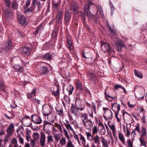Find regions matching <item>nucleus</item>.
<instances>
[{
  "label": "nucleus",
  "mask_w": 147,
  "mask_h": 147,
  "mask_svg": "<svg viewBox=\"0 0 147 147\" xmlns=\"http://www.w3.org/2000/svg\"><path fill=\"white\" fill-rule=\"evenodd\" d=\"M96 7L97 8V12H98L100 14L103 20L105 19V17L103 13V11L100 5H97Z\"/></svg>",
  "instance_id": "obj_17"
},
{
  "label": "nucleus",
  "mask_w": 147,
  "mask_h": 147,
  "mask_svg": "<svg viewBox=\"0 0 147 147\" xmlns=\"http://www.w3.org/2000/svg\"><path fill=\"white\" fill-rule=\"evenodd\" d=\"M71 16L68 11L66 10L65 11L64 19L66 22H68L71 19Z\"/></svg>",
  "instance_id": "obj_24"
},
{
  "label": "nucleus",
  "mask_w": 147,
  "mask_h": 147,
  "mask_svg": "<svg viewBox=\"0 0 147 147\" xmlns=\"http://www.w3.org/2000/svg\"><path fill=\"white\" fill-rule=\"evenodd\" d=\"M101 141L103 147H109L108 144V141L106 140L103 137L101 136Z\"/></svg>",
  "instance_id": "obj_30"
},
{
  "label": "nucleus",
  "mask_w": 147,
  "mask_h": 147,
  "mask_svg": "<svg viewBox=\"0 0 147 147\" xmlns=\"http://www.w3.org/2000/svg\"><path fill=\"white\" fill-rule=\"evenodd\" d=\"M90 5L89 4L87 5H85V8L84 9V11L87 14V15L88 17V18L89 20H92L95 23H97V20L96 19L94 20L93 18V16L91 15H92V14L90 13V11L89 9Z\"/></svg>",
  "instance_id": "obj_4"
},
{
  "label": "nucleus",
  "mask_w": 147,
  "mask_h": 147,
  "mask_svg": "<svg viewBox=\"0 0 147 147\" xmlns=\"http://www.w3.org/2000/svg\"><path fill=\"white\" fill-rule=\"evenodd\" d=\"M76 89L80 92H82L83 87L82 85L79 83H77L76 85Z\"/></svg>",
  "instance_id": "obj_37"
},
{
  "label": "nucleus",
  "mask_w": 147,
  "mask_h": 147,
  "mask_svg": "<svg viewBox=\"0 0 147 147\" xmlns=\"http://www.w3.org/2000/svg\"><path fill=\"white\" fill-rule=\"evenodd\" d=\"M120 106L117 103L113 104L112 106V110L114 111V112H119L120 111Z\"/></svg>",
  "instance_id": "obj_21"
},
{
  "label": "nucleus",
  "mask_w": 147,
  "mask_h": 147,
  "mask_svg": "<svg viewBox=\"0 0 147 147\" xmlns=\"http://www.w3.org/2000/svg\"><path fill=\"white\" fill-rule=\"evenodd\" d=\"M0 89L3 91L6 89V86L4 84L3 81L1 79H0Z\"/></svg>",
  "instance_id": "obj_35"
},
{
  "label": "nucleus",
  "mask_w": 147,
  "mask_h": 147,
  "mask_svg": "<svg viewBox=\"0 0 147 147\" xmlns=\"http://www.w3.org/2000/svg\"><path fill=\"white\" fill-rule=\"evenodd\" d=\"M84 125L87 128H90L92 126V124L90 119H88L83 123Z\"/></svg>",
  "instance_id": "obj_22"
},
{
  "label": "nucleus",
  "mask_w": 147,
  "mask_h": 147,
  "mask_svg": "<svg viewBox=\"0 0 147 147\" xmlns=\"http://www.w3.org/2000/svg\"><path fill=\"white\" fill-rule=\"evenodd\" d=\"M41 74L42 76H45L49 72L48 68L45 66H43L41 67Z\"/></svg>",
  "instance_id": "obj_19"
},
{
  "label": "nucleus",
  "mask_w": 147,
  "mask_h": 147,
  "mask_svg": "<svg viewBox=\"0 0 147 147\" xmlns=\"http://www.w3.org/2000/svg\"><path fill=\"white\" fill-rule=\"evenodd\" d=\"M11 47V44L10 40H8L5 44V47L4 48L6 52H8Z\"/></svg>",
  "instance_id": "obj_20"
},
{
  "label": "nucleus",
  "mask_w": 147,
  "mask_h": 147,
  "mask_svg": "<svg viewBox=\"0 0 147 147\" xmlns=\"http://www.w3.org/2000/svg\"><path fill=\"white\" fill-rule=\"evenodd\" d=\"M52 55L50 53H47L44 56V58L47 60L50 61L52 59Z\"/></svg>",
  "instance_id": "obj_33"
},
{
  "label": "nucleus",
  "mask_w": 147,
  "mask_h": 147,
  "mask_svg": "<svg viewBox=\"0 0 147 147\" xmlns=\"http://www.w3.org/2000/svg\"><path fill=\"white\" fill-rule=\"evenodd\" d=\"M103 110L104 111V114H105L106 115V113H109V115H110L111 117L112 116L113 113L109 109L106 107H103Z\"/></svg>",
  "instance_id": "obj_36"
},
{
  "label": "nucleus",
  "mask_w": 147,
  "mask_h": 147,
  "mask_svg": "<svg viewBox=\"0 0 147 147\" xmlns=\"http://www.w3.org/2000/svg\"><path fill=\"white\" fill-rule=\"evenodd\" d=\"M98 127L100 128L99 130H102L105 129L104 126L101 122L99 123Z\"/></svg>",
  "instance_id": "obj_58"
},
{
  "label": "nucleus",
  "mask_w": 147,
  "mask_h": 147,
  "mask_svg": "<svg viewBox=\"0 0 147 147\" xmlns=\"http://www.w3.org/2000/svg\"><path fill=\"white\" fill-rule=\"evenodd\" d=\"M98 132L97 128L96 126H94L92 130V133L93 134H95L97 133Z\"/></svg>",
  "instance_id": "obj_60"
},
{
  "label": "nucleus",
  "mask_w": 147,
  "mask_h": 147,
  "mask_svg": "<svg viewBox=\"0 0 147 147\" xmlns=\"http://www.w3.org/2000/svg\"><path fill=\"white\" fill-rule=\"evenodd\" d=\"M99 134L100 135H105L106 133L105 129H104L102 130H99Z\"/></svg>",
  "instance_id": "obj_62"
},
{
  "label": "nucleus",
  "mask_w": 147,
  "mask_h": 147,
  "mask_svg": "<svg viewBox=\"0 0 147 147\" xmlns=\"http://www.w3.org/2000/svg\"><path fill=\"white\" fill-rule=\"evenodd\" d=\"M147 137H141L139 138V139L140 143L141 145L145 147L146 143L145 141V138Z\"/></svg>",
  "instance_id": "obj_29"
},
{
  "label": "nucleus",
  "mask_w": 147,
  "mask_h": 147,
  "mask_svg": "<svg viewBox=\"0 0 147 147\" xmlns=\"http://www.w3.org/2000/svg\"><path fill=\"white\" fill-rule=\"evenodd\" d=\"M5 3L7 7H9L10 5L11 2L10 0H4Z\"/></svg>",
  "instance_id": "obj_64"
},
{
  "label": "nucleus",
  "mask_w": 147,
  "mask_h": 147,
  "mask_svg": "<svg viewBox=\"0 0 147 147\" xmlns=\"http://www.w3.org/2000/svg\"><path fill=\"white\" fill-rule=\"evenodd\" d=\"M108 124L110 129L112 131L113 136H115V134L116 129L114 124H110L109 123H108Z\"/></svg>",
  "instance_id": "obj_31"
},
{
  "label": "nucleus",
  "mask_w": 147,
  "mask_h": 147,
  "mask_svg": "<svg viewBox=\"0 0 147 147\" xmlns=\"http://www.w3.org/2000/svg\"><path fill=\"white\" fill-rule=\"evenodd\" d=\"M87 78L90 82H94L96 80V77L95 73L92 70L89 71L88 73Z\"/></svg>",
  "instance_id": "obj_3"
},
{
  "label": "nucleus",
  "mask_w": 147,
  "mask_h": 147,
  "mask_svg": "<svg viewBox=\"0 0 147 147\" xmlns=\"http://www.w3.org/2000/svg\"><path fill=\"white\" fill-rule=\"evenodd\" d=\"M67 90L68 91L69 94H71L74 90V87L72 85H70L67 88Z\"/></svg>",
  "instance_id": "obj_51"
},
{
  "label": "nucleus",
  "mask_w": 147,
  "mask_h": 147,
  "mask_svg": "<svg viewBox=\"0 0 147 147\" xmlns=\"http://www.w3.org/2000/svg\"><path fill=\"white\" fill-rule=\"evenodd\" d=\"M14 123H10L7 129V134L9 135L12 134L14 130Z\"/></svg>",
  "instance_id": "obj_14"
},
{
  "label": "nucleus",
  "mask_w": 147,
  "mask_h": 147,
  "mask_svg": "<svg viewBox=\"0 0 147 147\" xmlns=\"http://www.w3.org/2000/svg\"><path fill=\"white\" fill-rule=\"evenodd\" d=\"M30 49L29 48L25 47L22 48L21 49V50L24 53L27 55H29L30 54Z\"/></svg>",
  "instance_id": "obj_27"
},
{
  "label": "nucleus",
  "mask_w": 147,
  "mask_h": 147,
  "mask_svg": "<svg viewBox=\"0 0 147 147\" xmlns=\"http://www.w3.org/2000/svg\"><path fill=\"white\" fill-rule=\"evenodd\" d=\"M75 107L77 109L81 111L83 110L85 107V105L83 100L80 98H76L75 101Z\"/></svg>",
  "instance_id": "obj_2"
},
{
  "label": "nucleus",
  "mask_w": 147,
  "mask_h": 147,
  "mask_svg": "<svg viewBox=\"0 0 147 147\" xmlns=\"http://www.w3.org/2000/svg\"><path fill=\"white\" fill-rule=\"evenodd\" d=\"M63 12L62 11H58L57 13L56 17V21L58 24L61 23L62 20Z\"/></svg>",
  "instance_id": "obj_9"
},
{
  "label": "nucleus",
  "mask_w": 147,
  "mask_h": 147,
  "mask_svg": "<svg viewBox=\"0 0 147 147\" xmlns=\"http://www.w3.org/2000/svg\"><path fill=\"white\" fill-rule=\"evenodd\" d=\"M88 113L89 116L93 118L94 117L93 115V111L92 109H91L90 110L88 111Z\"/></svg>",
  "instance_id": "obj_56"
},
{
  "label": "nucleus",
  "mask_w": 147,
  "mask_h": 147,
  "mask_svg": "<svg viewBox=\"0 0 147 147\" xmlns=\"http://www.w3.org/2000/svg\"><path fill=\"white\" fill-rule=\"evenodd\" d=\"M11 7L13 9L17 8L18 7V5L16 0H14L13 1Z\"/></svg>",
  "instance_id": "obj_50"
},
{
  "label": "nucleus",
  "mask_w": 147,
  "mask_h": 147,
  "mask_svg": "<svg viewBox=\"0 0 147 147\" xmlns=\"http://www.w3.org/2000/svg\"><path fill=\"white\" fill-rule=\"evenodd\" d=\"M14 69L16 70L15 71L19 72H23V67L18 65H16L13 66Z\"/></svg>",
  "instance_id": "obj_23"
},
{
  "label": "nucleus",
  "mask_w": 147,
  "mask_h": 147,
  "mask_svg": "<svg viewBox=\"0 0 147 147\" xmlns=\"http://www.w3.org/2000/svg\"><path fill=\"white\" fill-rule=\"evenodd\" d=\"M141 137H147V131L146 128L144 126L141 127V131L139 133Z\"/></svg>",
  "instance_id": "obj_18"
},
{
  "label": "nucleus",
  "mask_w": 147,
  "mask_h": 147,
  "mask_svg": "<svg viewBox=\"0 0 147 147\" xmlns=\"http://www.w3.org/2000/svg\"><path fill=\"white\" fill-rule=\"evenodd\" d=\"M46 141L45 135L43 132L40 134V145L42 147H43L45 146Z\"/></svg>",
  "instance_id": "obj_16"
},
{
  "label": "nucleus",
  "mask_w": 147,
  "mask_h": 147,
  "mask_svg": "<svg viewBox=\"0 0 147 147\" xmlns=\"http://www.w3.org/2000/svg\"><path fill=\"white\" fill-rule=\"evenodd\" d=\"M100 44L101 49L104 52L110 53L113 51L107 43L102 41L100 42Z\"/></svg>",
  "instance_id": "obj_1"
},
{
  "label": "nucleus",
  "mask_w": 147,
  "mask_h": 147,
  "mask_svg": "<svg viewBox=\"0 0 147 147\" xmlns=\"http://www.w3.org/2000/svg\"><path fill=\"white\" fill-rule=\"evenodd\" d=\"M43 113L45 116H48L51 113V107L47 105H44L42 107Z\"/></svg>",
  "instance_id": "obj_6"
},
{
  "label": "nucleus",
  "mask_w": 147,
  "mask_h": 147,
  "mask_svg": "<svg viewBox=\"0 0 147 147\" xmlns=\"http://www.w3.org/2000/svg\"><path fill=\"white\" fill-rule=\"evenodd\" d=\"M86 134L87 137V138L89 140L91 141L93 139V137L89 132H86Z\"/></svg>",
  "instance_id": "obj_42"
},
{
  "label": "nucleus",
  "mask_w": 147,
  "mask_h": 147,
  "mask_svg": "<svg viewBox=\"0 0 147 147\" xmlns=\"http://www.w3.org/2000/svg\"><path fill=\"white\" fill-rule=\"evenodd\" d=\"M64 125L68 131H74V129L69 123H65Z\"/></svg>",
  "instance_id": "obj_41"
},
{
  "label": "nucleus",
  "mask_w": 147,
  "mask_h": 147,
  "mask_svg": "<svg viewBox=\"0 0 147 147\" xmlns=\"http://www.w3.org/2000/svg\"><path fill=\"white\" fill-rule=\"evenodd\" d=\"M115 44L118 51H121L122 48L125 46L123 43L122 42L121 40L119 38L116 40Z\"/></svg>",
  "instance_id": "obj_8"
},
{
  "label": "nucleus",
  "mask_w": 147,
  "mask_h": 147,
  "mask_svg": "<svg viewBox=\"0 0 147 147\" xmlns=\"http://www.w3.org/2000/svg\"><path fill=\"white\" fill-rule=\"evenodd\" d=\"M92 107L93 108V110L94 111V113H96V105L95 103L94 102H92Z\"/></svg>",
  "instance_id": "obj_61"
},
{
  "label": "nucleus",
  "mask_w": 147,
  "mask_h": 147,
  "mask_svg": "<svg viewBox=\"0 0 147 147\" xmlns=\"http://www.w3.org/2000/svg\"><path fill=\"white\" fill-rule=\"evenodd\" d=\"M13 144V145H16L18 146L16 139L15 138H13L11 141V144Z\"/></svg>",
  "instance_id": "obj_52"
},
{
  "label": "nucleus",
  "mask_w": 147,
  "mask_h": 147,
  "mask_svg": "<svg viewBox=\"0 0 147 147\" xmlns=\"http://www.w3.org/2000/svg\"><path fill=\"white\" fill-rule=\"evenodd\" d=\"M74 136V139L77 140V142H78L79 144L80 145V142L79 139V138L78 136L76 134L74 133L73 134Z\"/></svg>",
  "instance_id": "obj_55"
},
{
  "label": "nucleus",
  "mask_w": 147,
  "mask_h": 147,
  "mask_svg": "<svg viewBox=\"0 0 147 147\" xmlns=\"http://www.w3.org/2000/svg\"><path fill=\"white\" fill-rule=\"evenodd\" d=\"M80 139L82 140V144L84 146L86 145V142L85 138L81 134H80Z\"/></svg>",
  "instance_id": "obj_47"
},
{
  "label": "nucleus",
  "mask_w": 147,
  "mask_h": 147,
  "mask_svg": "<svg viewBox=\"0 0 147 147\" xmlns=\"http://www.w3.org/2000/svg\"><path fill=\"white\" fill-rule=\"evenodd\" d=\"M22 122L23 125L26 127H29L31 125V120L28 116H25L22 119Z\"/></svg>",
  "instance_id": "obj_5"
},
{
  "label": "nucleus",
  "mask_w": 147,
  "mask_h": 147,
  "mask_svg": "<svg viewBox=\"0 0 147 147\" xmlns=\"http://www.w3.org/2000/svg\"><path fill=\"white\" fill-rule=\"evenodd\" d=\"M36 93V88H35L32 90L31 92L27 93V98L30 100L32 101L33 98H34L33 97L35 96Z\"/></svg>",
  "instance_id": "obj_10"
},
{
  "label": "nucleus",
  "mask_w": 147,
  "mask_h": 147,
  "mask_svg": "<svg viewBox=\"0 0 147 147\" xmlns=\"http://www.w3.org/2000/svg\"><path fill=\"white\" fill-rule=\"evenodd\" d=\"M43 30V28L41 27H40L37 29L35 31V34L37 35L38 33L41 32V31Z\"/></svg>",
  "instance_id": "obj_53"
},
{
  "label": "nucleus",
  "mask_w": 147,
  "mask_h": 147,
  "mask_svg": "<svg viewBox=\"0 0 147 147\" xmlns=\"http://www.w3.org/2000/svg\"><path fill=\"white\" fill-rule=\"evenodd\" d=\"M18 19L20 24L23 25H25L27 24V22L26 21V17L24 15H21L18 16Z\"/></svg>",
  "instance_id": "obj_12"
},
{
  "label": "nucleus",
  "mask_w": 147,
  "mask_h": 147,
  "mask_svg": "<svg viewBox=\"0 0 147 147\" xmlns=\"http://www.w3.org/2000/svg\"><path fill=\"white\" fill-rule=\"evenodd\" d=\"M106 24L111 34L114 36H115L117 32V30L114 28L113 29L111 28V26L109 25V23L108 21H107L106 23Z\"/></svg>",
  "instance_id": "obj_15"
},
{
  "label": "nucleus",
  "mask_w": 147,
  "mask_h": 147,
  "mask_svg": "<svg viewBox=\"0 0 147 147\" xmlns=\"http://www.w3.org/2000/svg\"><path fill=\"white\" fill-rule=\"evenodd\" d=\"M66 147H75L73 145L72 142L70 140H67V144L66 145Z\"/></svg>",
  "instance_id": "obj_44"
},
{
  "label": "nucleus",
  "mask_w": 147,
  "mask_h": 147,
  "mask_svg": "<svg viewBox=\"0 0 147 147\" xmlns=\"http://www.w3.org/2000/svg\"><path fill=\"white\" fill-rule=\"evenodd\" d=\"M55 140L57 142H58L61 138V136L60 134L54 133L53 134Z\"/></svg>",
  "instance_id": "obj_49"
},
{
  "label": "nucleus",
  "mask_w": 147,
  "mask_h": 147,
  "mask_svg": "<svg viewBox=\"0 0 147 147\" xmlns=\"http://www.w3.org/2000/svg\"><path fill=\"white\" fill-rule=\"evenodd\" d=\"M24 11L26 14L30 13L32 12L30 8L24 9Z\"/></svg>",
  "instance_id": "obj_54"
},
{
  "label": "nucleus",
  "mask_w": 147,
  "mask_h": 147,
  "mask_svg": "<svg viewBox=\"0 0 147 147\" xmlns=\"http://www.w3.org/2000/svg\"><path fill=\"white\" fill-rule=\"evenodd\" d=\"M80 118L83 123L88 119V115L86 113H82L80 114Z\"/></svg>",
  "instance_id": "obj_26"
},
{
  "label": "nucleus",
  "mask_w": 147,
  "mask_h": 147,
  "mask_svg": "<svg viewBox=\"0 0 147 147\" xmlns=\"http://www.w3.org/2000/svg\"><path fill=\"white\" fill-rule=\"evenodd\" d=\"M135 131H137L138 133H139L140 131V125L139 124H137V125L136 126L134 130Z\"/></svg>",
  "instance_id": "obj_59"
},
{
  "label": "nucleus",
  "mask_w": 147,
  "mask_h": 147,
  "mask_svg": "<svg viewBox=\"0 0 147 147\" xmlns=\"http://www.w3.org/2000/svg\"><path fill=\"white\" fill-rule=\"evenodd\" d=\"M40 2H37L36 5L32 4L29 8L32 12L35 10L36 11H39L40 9Z\"/></svg>",
  "instance_id": "obj_13"
},
{
  "label": "nucleus",
  "mask_w": 147,
  "mask_h": 147,
  "mask_svg": "<svg viewBox=\"0 0 147 147\" xmlns=\"http://www.w3.org/2000/svg\"><path fill=\"white\" fill-rule=\"evenodd\" d=\"M30 2V0H28L26 1V5L24 6V7L25 8H26L28 7L29 5Z\"/></svg>",
  "instance_id": "obj_63"
},
{
  "label": "nucleus",
  "mask_w": 147,
  "mask_h": 147,
  "mask_svg": "<svg viewBox=\"0 0 147 147\" xmlns=\"http://www.w3.org/2000/svg\"><path fill=\"white\" fill-rule=\"evenodd\" d=\"M109 4L111 9V15L112 16L114 11L115 7L111 1H109Z\"/></svg>",
  "instance_id": "obj_38"
},
{
  "label": "nucleus",
  "mask_w": 147,
  "mask_h": 147,
  "mask_svg": "<svg viewBox=\"0 0 147 147\" xmlns=\"http://www.w3.org/2000/svg\"><path fill=\"white\" fill-rule=\"evenodd\" d=\"M118 136L119 140L123 144H125V140L123 135L121 132H119Z\"/></svg>",
  "instance_id": "obj_32"
},
{
  "label": "nucleus",
  "mask_w": 147,
  "mask_h": 147,
  "mask_svg": "<svg viewBox=\"0 0 147 147\" xmlns=\"http://www.w3.org/2000/svg\"><path fill=\"white\" fill-rule=\"evenodd\" d=\"M135 136L131 135V138L132 140L130 139H128L127 141V144L128 145V147H133V142L134 140Z\"/></svg>",
  "instance_id": "obj_28"
},
{
  "label": "nucleus",
  "mask_w": 147,
  "mask_h": 147,
  "mask_svg": "<svg viewBox=\"0 0 147 147\" xmlns=\"http://www.w3.org/2000/svg\"><path fill=\"white\" fill-rule=\"evenodd\" d=\"M56 90H53L52 91L53 94L55 96H58L59 93V87L58 86H57L56 87Z\"/></svg>",
  "instance_id": "obj_46"
},
{
  "label": "nucleus",
  "mask_w": 147,
  "mask_h": 147,
  "mask_svg": "<svg viewBox=\"0 0 147 147\" xmlns=\"http://www.w3.org/2000/svg\"><path fill=\"white\" fill-rule=\"evenodd\" d=\"M70 10L73 11L75 15H76L78 13L77 4L75 2H72L71 3Z\"/></svg>",
  "instance_id": "obj_11"
},
{
  "label": "nucleus",
  "mask_w": 147,
  "mask_h": 147,
  "mask_svg": "<svg viewBox=\"0 0 147 147\" xmlns=\"http://www.w3.org/2000/svg\"><path fill=\"white\" fill-rule=\"evenodd\" d=\"M134 73L135 76L138 78H142L143 76L141 73L137 71L136 70H135Z\"/></svg>",
  "instance_id": "obj_39"
},
{
  "label": "nucleus",
  "mask_w": 147,
  "mask_h": 147,
  "mask_svg": "<svg viewBox=\"0 0 147 147\" xmlns=\"http://www.w3.org/2000/svg\"><path fill=\"white\" fill-rule=\"evenodd\" d=\"M33 136L34 140L35 141L38 140L39 138V134L37 132L34 133Z\"/></svg>",
  "instance_id": "obj_48"
},
{
  "label": "nucleus",
  "mask_w": 147,
  "mask_h": 147,
  "mask_svg": "<svg viewBox=\"0 0 147 147\" xmlns=\"http://www.w3.org/2000/svg\"><path fill=\"white\" fill-rule=\"evenodd\" d=\"M53 137L51 134H49L47 136V143L49 144L53 142Z\"/></svg>",
  "instance_id": "obj_40"
},
{
  "label": "nucleus",
  "mask_w": 147,
  "mask_h": 147,
  "mask_svg": "<svg viewBox=\"0 0 147 147\" xmlns=\"http://www.w3.org/2000/svg\"><path fill=\"white\" fill-rule=\"evenodd\" d=\"M3 14L5 17L7 18H9L11 17V14L10 11L7 9L4 10Z\"/></svg>",
  "instance_id": "obj_25"
},
{
  "label": "nucleus",
  "mask_w": 147,
  "mask_h": 147,
  "mask_svg": "<svg viewBox=\"0 0 147 147\" xmlns=\"http://www.w3.org/2000/svg\"><path fill=\"white\" fill-rule=\"evenodd\" d=\"M66 140L64 137H63L59 141V143L62 146H64L66 143Z\"/></svg>",
  "instance_id": "obj_45"
},
{
  "label": "nucleus",
  "mask_w": 147,
  "mask_h": 147,
  "mask_svg": "<svg viewBox=\"0 0 147 147\" xmlns=\"http://www.w3.org/2000/svg\"><path fill=\"white\" fill-rule=\"evenodd\" d=\"M76 108H73L71 109V112L72 113L74 114L75 115H76L77 114V111Z\"/></svg>",
  "instance_id": "obj_57"
},
{
  "label": "nucleus",
  "mask_w": 147,
  "mask_h": 147,
  "mask_svg": "<svg viewBox=\"0 0 147 147\" xmlns=\"http://www.w3.org/2000/svg\"><path fill=\"white\" fill-rule=\"evenodd\" d=\"M94 141L95 143H97L98 144H99L100 142V137L98 135H96V136L93 138Z\"/></svg>",
  "instance_id": "obj_43"
},
{
  "label": "nucleus",
  "mask_w": 147,
  "mask_h": 147,
  "mask_svg": "<svg viewBox=\"0 0 147 147\" xmlns=\"http://www.w3.org/2000/svg\"><path fill=\"white\" fill-rule=\"evenodd\" d=\"M31 118L32 121L35 124H40L42 122V120L41 118L37 115H32Z\"/></svg>",
  "instance_id": "obj_7"
},
{
  "label": "nucleus",
  "mask_w": 147,
  "mask_h": 147,
  "mask_svg": "<svg viewBox=\"0 0 147 147\" xmlns=\"http://www.w3.org/2000/svg\"><path fill=\"white\" fill-rule=\"evenodd\" d=\"M67 43L68 46V48L70 50H73L74 47L72 41L68 39H67Z\"/></svg>",
  "instance_id": "obj_34"
}]
</instances>
